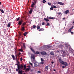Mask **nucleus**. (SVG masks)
I'll return each mask as SVG.
<instances>
[{
    "label": "nucleus",
    "instance_id": "1",
    "mask_svg": "<svg viewBox=\"0 0 74 74\" xmlns=\"http://www.w3.org/2000/svg\"><path fill=\"white\" fill-rule=\"evenodd\" d=\"M18 64H16V65L17 66V68L18 69V70H19L20 69H21V70H22L23 69V66L22 65H19V62L18 61Z\"/></svg>",
    "mask_w": 74,
    "mask_h": 74
},
{
    "label": "nucleus",
    "instance_id": "2",
    "mask_svg": "<svg viewBox=\"0 0 74 74\" xmlns=\"http://www.w3.org/2000/svg\"><path fill=\"white\" fill-rule=\"evenodd\" d=\"M31 59H33V60H31L32 62H35L36 60L35 59V55L32 54H31Z\"/></svg>",
    "mask_w": 74,
    "mask_h": 74
},
{
    "label": "nucleus",
    "instance_id": "3",
    "mask_svg": "<svg viewBox=\"0 0 74 74\" xmlns=\"http://www.w3.org/2000/svg\"><path fill=\"white\" fill-rule=\"evenodd\" d=\"M30 49L31 50V51H32V52L34 53L35 54H39V52L36 51H36H34V49H32V48H30Z\"/></svg>",
    "mask_w": 74,
    "mask_h": 74
},
{
    "label": "nucleus",
    "instance_id": "4",
    "mask_svg": "<svg viewBox=\"0 0 74 74\" xmlns=\"http://www.w3.org/2000/svg\"><path fill=\"white\" fill-rule=\"evenodd\" d=\"M21 70H22V69H16V71H18V70H19L18 71V73H19V74H22V71H21Z\"/></svg>",
    "mask_w": 74,
    "mask_h": 74
},
{
    "label": "nucleus",
    "instance_id": "5",
    "mask_svg": "<svg viewBox=\"0 0 74 74\" xmlns=\"http://www.w3.org/2000/svg\"><path fill=\"white\" fill-rule=\"evenodd\" d=\"M62 64H63L64 65H65L64 67H67L68 66V64H67V62H63L62 63Z\"/></svg>",
    "mask_w": 74,
    "mask_h": 74
},
{
    "label": "nucleus",
    "instance_id": "6",
    "mask_svg": "<svg viewBox=\"0 0 74 74\" xmlns=\"http://www.w3.org/2000/svg\"><path fill=\"white\" fill-rule=\"evenodd\" d=\"M67 55V53H66L65 51H63L62 55L61 56H63V57H64V56H66Z\"/></svg>",
    "mask_w": 74,
    "mask_h": 74
},
{
    "label": "nucleus",
    "instance_id": "7",
    "mask_svg": "<svg viewBox=\"0 0 74 74\" xmlns=\"http://www.w3.org/2000/svg\"><path fill=\"white\" fill-rule=\"evenodd\" d=\"M40 53L41 54L43 55H47V53L45 51L41 52Z\"/></svg>",
    "mask_w": 74,
    "mask_h": 74
},
{
    "label": "nucleus",
    "instance_id": "8",
    "mask_svg": "<svg viewBox=\"0 0 74 74\" xmlns=\"http://www.w3.org/2000/svg\"><path fill=\"white\" fill-rule=\"evenodd\" d=\"M59 47L60 48H61V49H62V48H64V46L62 45H60L59 46Z\"/></svg>",
    "mask_w": 74,
    "mask_h": 74
},
{
    "label": "nucleus",
    "instance_id": "9",
    "mask_svg": "<svg viewBox=\"0 0 74 74\" xmlns=\"http://www.w3.org/2000/svg\"><path fill=\"white\" fill-rule=\"evenodd\" d=\"M59 61L60 63H62V64H63V63L64 62V61H63L62 60V59H59Z\"/></svg>",
    "mask_w": 74,
    "mask_h": 74
},
{
    "label": "nucleus",
    "instance_id": "10",
    "mask_svg": "<svg viewBox=\"0 0 74 74\" xmlns=\"http://www.w3.org/2000/svg\"><path fill=\"white\" fill-rule=\"evenodd\" d=\"M16 51L15 52V56L16 59H17V56H18V53H16Z\"/></svg>",
    "mask_w": 74,
    "mask_h": 74
},
{
    "label": "nucleus",
    "instance_id": "11",
    "mask_svg": "<svg viewBox=\"0 0 74 74\" xmlns=\"http://www.w3.org/2000/svg\"><path fill=\"white\" fill-rule=\"evenodd\" d=\"M22 23V21L21 20L18 21V24L19 25H21Z\"/></svg>",
    "mask_w": 74,
    "mask_h": 74
},
{
    "label": "nucleus",
    "instance_id": "12",
    "mask_svg": "<svg viewBox=\"0 0 74 74\" xmlns=\"http://www.w3.org/2000/svg\"><path fill=\"white\" fill-rule=\"evenodd\" d=\"M36 4V3H35L34 2H33L32 4L31 5V7L32 8H33L34 7V5Z\"/></svg>",
    "mask_w": 74,
    "mask_h": 74
},
{
    "label": "nucleus",
    "instance_id": "13",
    "mask_svg": "<svg viewBox=\"0 0 74 74\" xmlns=\"http://www.w3.org/2000/svg\"><path fill=\"white\" fill-rule=\"evenodd\" d=\"M69 12V10H67L64 12V14H68Z\"/></svg>",
    "mask_w": 74,
    "mask_h": 74
},
{
    "label": "nucleus",
    "instance_id": "14",
    "mask_svg": "<svg viewBox=\"0 0 74 74\" xmlns=\"http://www.w3.org/2000/svg\"><path fill=\"white\" fill-rule=\"evenodd\" d=\"M12 57L13 59L14 60H15V56H14V55L12 54Z\"/></svg>",
    "mask_w": 74,
    "mask_h": 74
},
{
    "label": "nucleus",
    "instance_id": "15",
    "mask_svg": "<svg viewBox=\"0 0 74 74\" xmlns=\"http://www.w3.org/2000/svg\"><path fill=\"white\" fill-rule=\"evenodd\" d=\"M32 12H33V9H31L29 11V13L31 14L32 13Z\"/></svg>",
    "mask_w": 74,
    "mask_h": 74
},
{
    "label": "nucleus",
    "instance_id": "16",
    "mask_svg": "<svg viewBox=\"0 0 74 74\" xmlns=\"http://www.w3.org/2000/svg\"><path fill=\"white\" fill-rule=\"evenodd\" d=\"M44 20H45V21H47V22H48L49 21V20L47 18H44Z\"/></svg>",
    "mask_w": 74,
    "mask_h": 74
},
{
    "label": "nucleus",
    "instance_id": "17",
    "mask_svg": "<svg viewBox=\"0 0 74 74\" xmlns=\"http://www.w3.org/2000/svg\"><path fill=\"white\" fill-rule=\"evenodd\" d=\"M44 29L43 28H40V29L39 30V31H44Z\"/></svg>",
    "mask_w": 74,
    "mask_h": 74
},
{
    "label": "nucleus",
    "instance_id": "18",
    "mask_svg": "<svg viewBox=\"0 0 74 74\" xmlns=\"http://www.w3.org/2000/svg\"><path fill=\"white\" fill-rule=\"evenodd\" d=\"M30 70V68H27L26 69L25 71H29Z\"/></svg>",
    "mask_w": 74,
    "mask_h": 74
},
{
    "label": "nucleus",
    "instance_id": "19",
    "mask_svg": "<svg viewBox=\"0 0 74 74\" xmlns=\"http://www.w3.org/2000/svg\"><path fill=\"white\" fill-rule=\"evenodd\" d=\"M50 53V55H53V56L55 55L54 54V53H53V52H51Z\"/></svg>",
    "mask_w": 74,
    "mask_h": 74
},
{
    "label": "nucleus",
    "instance_id": "20",
    "mask_svg": "<svg viewBox=\"0 0 74 74\" xmlns=\"http://www.w3.org/2000/svg\"><path fill=\"white\" fill-rule=\"evenodd\" d=\"M49 19H55V18H54L53 17L50 16L49 17Z\"/></svg>",
    "mask_w": 74,
    "mask_h": 74
},
{
    "label": "nucleus",
    "instance_id": "21",
    "mask_svg": "<svg viewBox=\"0 0 74 74\" xmlns=\"http://www.w3.org/2000/svg\"><path fill=\"white\" fill-rule=\"evenodd\" d=\"M0 11H1L2 13H4V11L1 10V9H0Z\"/></svg>",
    "mask_w": 74,
    "mask_h": 74
},
{
    "label": "nucleus",
    "instance_id": "22",
    "mask_svg": "<svg viewBox=\"0 0 74 74\" xmlns=\"http://www.w3.org/2000/svg\"><path fill=\"white\" fill-rule=\"evenodd\" d=\"M23 31H25V27H22V29H21Z\"/></svg>",
    "mask_w": 74,
    "mask_h": 74
},
{
    "label": "nucleus",
    "instance_id": "23",
    "mask_svg": "<svg viewBox=\"0 0 74 74\" xmlns=\"http://www.w3.org/2000/svg\"><path fill=\"white\" fill-rule=\"evenodd\" d=\"M65 47H66V48H68V44H66L65 45Z\"/></svg>",
    "mask_w": 74,
    "mask_h": 74
},
{
    "label": "nucleus",
    "instance_id": "24",
    "mask_svg": "<svg viewBox=\"0 0 74 74\" xmlns=\"http://www.w3.org/2000/svg\"><path fill=\"white\" fill-rule=\"evenodd\" d=\"M27 32H25L24 34V36H26V35L27 34Z\"/></svg>",
    "mask_w": 74,
    "mask_h": 74
},
{
    "label": "nucleus",
    "instance_id": "25",
    "mask_svg": "<svg viewBox=\"0 0 74 74\" xmlns=\"http://www.w3.org/2000/svg\"><path fill=\"white\" fill-rule=\"evenodd\" d=\"M10 26H11V25H10V23H9L8 25V27H10Z\"/></svg>",
    "mask_w": 74,
    "mask_h": 74
},
{
    "label": "nucleus",
    "instance_id": "26",
    "mask_svg": "<svg viewBox=\"0 0 74 74\" xmlns=\"http://www.w3.org/2000/svg\"><path fill=\"white\" fill-rule=\"evenodd\" d=\"M22 33H19L18 35V36L19 37H21L22 35Z\"/></svg>",
    "mask_w": 74,
    "mask_h": 74
},
{
    "label": "nucleus",
    "instance_id": "27",
    "mask_svg": "<svg viewBox=\"0 0 74 74\" xmlns=\"http://www.w3.org/2000/svg\"><path fill=\"white\" fill-rule=\"evenodd\" d=\"M52 7H53V8H57V7H56V6H55V5H53L52 6Z\"/></svg>",
    "mask_w": 74,
    "mask_h": 74
},
{
    "label": "nucleus",
    "instance_id": "28",
    "mask_svg": "<svg viewBox=\"0 0 74 74\" xmlns=\"http://www.w3.org/2000/svg\"><path fill=\"white\" fill-rule=\"evenodd\" d=\"M34 3L35 4H36V2H37V0H34Z\"/></svg>",
    "mask_w": 74,
    "mask_h": 74
},
{
    "label": "nucleus",
    "instance_id": "29",
    "mask_svg": "<svg viewBox=\"0 0 74 74\" xmlns=\"http://www.w3.org/2000/svg\"><path fill=\"white\" fill-rule=\"evenodd\" d=\"M45 69H47V70H48V66H47L45 67Z\"/></svg>",
    "mask_w": 74,
    "mask_h": 74
},
{
    "label": "nucleus",
    "instance_id": "30",
    "mask_svg": "<svg viewBox=\"0 0 74 74\" xmlns=\"http://www.w3.org/2000/svg\"><path fill=\"white\" fill-rule=\"evenodd\" d=\"M18 51H21V52H23V50L21 49H19Z\"/></svg>",
    "mask_w": 74,
    "mask_h": 74
},
{
    "label": "nucleus",
    "instance_id": "31",
    "mask_svg": "<svg viewBox=\"0 0 74 74\" xmlns=\"http://www.w3.org/2000/svg\"><path fill=\"white\" fill-rule=\"evenodd\" d=\"M50 10H53V7L52 6V7H51L50 8Z\"/></svg>",
    "mask_w": 74,
    "mask_h": 74
},
{
    "label": "nucleus",
    "instance_id": "32",
    "mask_svg": "<svg viewBox=\"0 0 74 74\" xmlns=\"http://www.w3.org/2000/svg\"><path fill=\"white\" fill-rule=\"evenodd\" d=\"M36 26L35 25H33V29H35V28H36Z\"/></svg>",
    "mask_w": 74,
    "mask_h": 74
},
{
    "label": "nucleus",
    "instance_id": "33",
    "mask_svg": "<svg viewBox=\"0 0 74 74\" xmlns=\"http://www.w3.org/2000/svg\"><path fill=\"white\" fill-rule=\"evenodd\" d=\"M34 66H35V67H37V66H38V65L36 63H34Z\"/></svg>",
    "mask_w": 74,
    "mask_h": 74
},
{
    "label": "nucleus",
    "instance_id": "34",
    "mask_svg": "<svg viewBox=\"0 0 74 74\" xmlns=\"http://www.w3.org/2000/svg\"><path fill=\"white\" fill-rule=\"evenodd\" d=\"M37 30H39L40 29V27L39 26H37Z\"/></svg>",
    "mask_w": 74,
    "mask_h": 74
},
{
    "label": "nucleus",
    "instance_id": "35",
    "mask_svg": "<svg viewBox=\"0 0 74 74\" xmlns=\"http://www.w3.org/2000/svg\"><path fill=\"white\" fill-rule=\"evenodd\" d=\"M19 19H20V17H18L17 18V19H16V21H19Z\"/></svg>",
    "mask_w": 74,
    "mask_h": 74
},
{
    "label": "nucleus",
    "instance_id": "36",
    "mask_svg": "<svg viewBox=\"0 0 74 74\" xmlns=\"http://www.w3.org/2000/svg\"><path fill=\"white\" fill-rule=\"evenodd\" d=\"M47 26H50V25L49 24V23H48V22H47Z\"/></svg>",
    "mask_w": 74,
    "mask_h": 74
},
{
    "label": "nucleus",
    "instance_id": "37",
    "mask_svg": "<svg viewBox=\"0 0 74 74\" xmlns=\"http://www.w3.org/2000/svg\"><path fill=\"white\" fill-rule=\"evenodd\" d=\"M46 2V1L45 0H43L42 1V3H45Z\"/></svg>",
    "mask_w": 74,
    "mask_h": 74
},
{
    "label": "nucleus",
    "instance_id": "38",
    "mask_svg": "<svg viewBox=\"0 0 74 74\" xmlns=\"http://www.w3.org/2000/svg\"><path fill=\"white\" fill-rule=\"evenodd\" d=\"M41 62H42V61H44V60L42 58H41Z\"/></svg>",
    "mask_w": 74,
    "mask_h": 74
},
{
    "label": "nucleus",
    "instance_id": "39",
    "mask_svg": "<svg viewBox=\"0 0 74 74\" xmlns=\"http://www.w3.org/2000/svg\"><path fill=\"white\" fill-rule=\"evenodd\" d=\"M72 30V29H71V28L69 30L68 32H71V31Z\"/></svg>",
    "mask_w": 74,
    "mask_h": 74
},
{
    "label": "nucleus",
    "instance_id": "40",
    "mask_svg": "<svg viewBox=\"0 0 74 74\" xmlns=\"http://www.w3.org/2000/svg\"><path fill=\"white\" fill-rule=\"evenodd\" d=\"M29 64L31 65L32 66H33V64L32 63H31L30 62H29Z\"/></svg>",
    "mask_w": 74,
    "mask_h": 74
},
{
    "label": "nucleus",
    "instance_id": "41",
    "mask_svg": "<svg viewBox=\"0 0 74 74\" xmlns=\"http://www.w3.org/2000/svg\"><path fill=\"white\" fill-rule=\"evenodd\" d=\"M26 23L25 22H24V23H23V25H26Z\"/></svg>",
    "mask_w": 74,
    "mask_h": 74
},
{
    "label": "nucleus",
    "instance_id": "42",
    "mask_svg": "<svg viewBox=\"0 0 74 74\" xmlns=\"http://www.w3.org/2000/svg\"><path fill=\"white\" fill-rule=\"evenodd\" d=\"M20 59L21 60V61H22V60H23V59H22V58H20Z\"/></svg>",
    "mask_w": 74,
    "mask_h": 74
},
{
    "label": "nucleus",
    "instance_id": "43",
    "mask_svg": "<svg viewBox=\"0 0 74 74\" xmlns=\"http://www.w3.org/2000/svg\"><path fill=\"white\" fill-rule=\"evenodd\" d=\"M70 32L71 34H74V33H73V32Z\"/></svg>",
    "mask_w": 74,
    "mask_h": 74
},
{
    "label": "nucleus",
    "instance_id": "44",
    "mask_svg": "<svg viewBox=\"0 0 74 74\" xmlns=\"http://www.w3.org/2000/svg\"><path fill=\"white\" fill-rule=\"evenodd\" d=\"M21 54V53L20 52L18 54V55L19 56V55H20Z\"/></svg>",
    "mask_w": 74,
    "mask_h": 74
},
{
    "label": "nucleus",
    "instance_id": "45",
    "mask_svg": "<svg viewBox=\"0 0 74 74\" xmlns=\"http://www.w3.org/2000/svg\"><path fill=\"white\" fill-rule=\"evenodd\" d=\"M48 5H51V3H48Z\"/></svg>",
    "mask_w": 74,
    "mask_h": 74
},
{
    "label": "nucleus",
    "instance_id": "46",
    "mask_svg": "<svg viewBox=\"0 0 74 74\" xmlns=\"http://www.w3.org/2000/svg\"><path fill=\"white\" fill-rule=\"evenodd\" d=\"M44 63V62L42 61L41 62V64H43Z\"/></svg>",
    "mask_w": 74,
    "mask_h": 74
},
{
    "label": "nucleus",
    "instance_id": "47",
    "mask_svg": "<svg viewBox=\"0 0 74 74\" xmlns=\"http://www.w3.org/2000/svg\"><path fill=\"white\" fill-rule=\"evenodd\" d=\"M44 24H45V23H44V22H43L42 23V25H44Z\"/></svg>",
    "mask_w": 74,
    "mask_h": 74
},
{
    "label": "nucleus",
    "instance_id": "48",
    "mask_svg": "<svg viewBox=\"0 0 74 74\" xmlns=\"http://www.w3.org/2000/svg\"><path fill=\"white\" fill-rule=\"evenodd\" d=\"M58 15H60V14H61V12H60L58 13Z\"/></svg>",
    "mask_w": 74,
    "mask_h": 74
},
{
    "label": "nucleus",
    "instance_id": "49",
    "mask_svg": "<svg viewBox=\"0 0 74 74\" xmlns=\"http://www.w3.org/2000/svg\"><path fill=\"white\" fill-rule=\"evenodd\" d=\"M58 4H60V2H58Z\"/></svg>",
    "mask_w": 74,
    "mask_h": 74
},
{
    "label": "nucleus",
    "instance_id": "50",
    "mask_svg": "<svg viewBox=\"0 0 74 74\" xmlns=\"http://www.w3.org/2000/svg\"><path fill=\"white\" fill-rule=\"evenodd\" d=\"M38 73H41V71H38Z\"/></svg>",
    "mask_w": 74,
    "mask_h": 74
},
{
    "label": "nucleus",
    "instance_id": "51",
    "mask_svg": "<svg viewBox=\"0 0 74 74\" xmlns=\"http://www.w3.org/2000/svg\"><path fill=\"white\" fill-rule=\"evenodd\" d=\"M73 28H74V27L73 26H72V27L71 28V29H73Z\"/></svg>",
    "mask_w": 74,
    "mask_h": 74
},
{
    "label": "nucleus",
    "instance_id": "52",
    "mask_svg": "<svg viewBox=\"0 0 74 74\" xmlns=\"http://www.w3.org/2000/svg\"><path fill=\"white\" fill-rule=\"evenodd\" d=\"M26 64H25L24 66V67H26Z\"/></svg>",
    "mask_w": 74,
    "mask_h": 74
},
{
    "label": "nucleus",
    "instance_id": "53",
    "mask_svg": "<svg viewBox=\"0 0 74 74\" xmlns=\"http://www.w3.org/2000/svg\"><path fill=\"white\" fill-rule=\"evenodd\" d=\"M62 69H64V66H62Z\"/></svg>",
    "mask_w": 74,
    "mask_h": 74
},
{
    "label": "nucleus",
    "instance_id": "54",
    "mask_svg": "<svg viewBox=\"0 0 74 74\" xmlns=\"http://www.w3.org/2000/svg\"><path fill=\"white\" fill-rule=\"evenodd\" d=\"M24 70H26V67H24Z\"/></svg>",
    "mask_w": 74,
    "mask_h": 74
},
{
    "label": "nucleus",
    "instance_id": "55",
    "mask_svg": "<svg viewBox=\"0 0 74 74\" xmlns=\"http://www.w3.org/2000/svg\"><path fill=\"white\" fill-rule=\"evenodd\" d=\"M62 3L60 2V5H62Z\"/></svg>",
    "mask_w": 74,
    "mask_h": 74
},
{
    "label": "nucleus",
    "instance_id": "56",
    "mask_svg": "<svg viewBox=\"0 0 74 74\" xmlns=\"http://www.w3.org/2000/svg\"><path fill=\"white\" fill-rule=\"evenodd\" d=\"M51 63L52 64H53V63H54V62H51Z\"/></svg>",
    "mask_w": 74,
    "mask_h": 74
},
{
    "label": "nucleus",
    "instance_id": "57",
    "mask_svg": "<svg viewBox=\"0 0 74 74\" xmlns=\"http://www.w3.org/2000/svg\"><path fill=\"white\" fill-rule=\"evenodd\" d=\"M53 71H56V69H54Z\"/></svg>",
    "mask_w": 74,
    "mask_h": 74
},
{
    "label": "nucleus",
    "instance_id": "58",
    "mask_svg": "<svg viewBox=\"0 0 74 74\" xmlns=\"http://www.w3.org/2000/svg\"><path fill=\"white\" fill-rule=\"evenodd\" d=\"M4 33H5V31L4 32Z\"/></svg>",
    "mask_w": 74,
    "mask_h": 74
},
{
    "label": "nucleus",
    "instance_id": "59",
    "mask_svg": "<svg viewBox=\"0 0 74 74\" xmlns=\"http://www.w3.org/2000/svg\"><path fill=\"white\" fill-rule=\"evenodd\" d=\"M64 5V3H62V5Z\"/></svg>",
    "mask_w": 74,
    "mask_h": 74
},
{
    "label": "nucleus",
    "instance_id": "60",
    "mask_svg": "<svg viewBox=\"0 0 74 74\" xmlns=\"http://www.w3.org/2000/svg\"><path fill=\"white\" fill-rule=\"evenodd\" d=\"M22 25H23V27H24V26H25V25H23V24Z\"/></svg>",
    "mask_w": 74,
    "mask_h": 74
},
{
    "label": "nucleus",
    "instance_id": "61",
    "mask_svg": "<svg viewBox=\"0 0 74 74\" xmlns=\"http://www.w3.org/2000/svg\"><path fill=\"white\" fill-rule=\"evenodd\" d=\"M1 2H0V5H1Z\"/></svg>",
    "mask_w": 74,
    "mask_h": 74
},
{
    "label": "nucleus",
    "instance_id": "62",
    "mask_svg": "<svg viewBox=\"0 0 74 74\" xmlns=\"http://www.w3.org/2000/svg\"><path fill=\"white\" fill-rule=\"evenodd\" d=\"M61 51V52H63V51H62V50Z\"/></svg>",
    "mask_w": 74,
    "mask_h": 74
},
{
    "label": "nucleus",
    "instance_id": "63",
    "mask_svg": "<svg viewBox=\"0 0 74 74\" xmlns=\"http://www.w3.org/2000/svg\"><path fill=\"white\" fill-rule=\"evenodd\" d=\"M63 19H65V18H63Z\"/></svg>",
    "mask_w": 74,
    "mask_h": 74
},
{
    "label": "nucleus",
    "instance_id": "64",
    "mask_svg": "<svg viewBox=\"0 0 74 74\" xmlns=\"http://www.w3.org/2000/svg\"><path fill=\"white\" fill-rule=\"evenodd\" d=\"M72 23H74V21Z\"/></svg>",
    "mask_w": 74,
    "mask_h": 74
}]
</instances>
